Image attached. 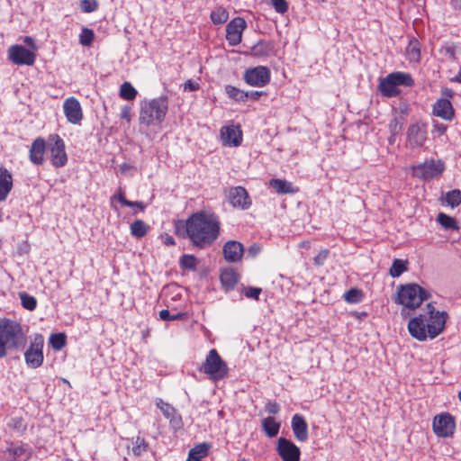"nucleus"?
I'll list each match as a JSON object with an SVG mask.
<instances>
[{
	"mask_svg": "<svg viewBox=\"0 0 461 461\" xmlns=\"http://www.w3.org/2000/svg\"><path fill=\"white\" fill-rule=\"evenodd\" d=\"M158 407L162 411L166 419L169 420V423L174 429H180L183 425L182 418L176 413V409L169 403L161 402L158 403Z\"/></svg>",
	"mask_w": 461,
	"mask_h": 461,
	"instance_id": "a878e982",
	"label": "nucleus"
},
{
	"mask_svg": "<svg viewBox=\"0 0 461 461\" xmlns=\"http://www.w3.org/2000/svg\"><path fill=\"white\" fill-rule=\"evenodd\" d=\"M432 429L439 438L452 437L456 429L455 418L449 412L436 415L432 421Z\"/></svg>",
	"mask_w": 461,
	"mask_h": 461,
	"instance_id": "9d476101",
	"label": "nucleus"
},
{
	"mask_svg": "<svg viewBox=\"0 0 461 461\" xmlns=\"http://www.w3.org/2000/svg\"><path fill=\"white\" fill-rule=\"evenodd\" d=\"M445 202L451 207H456L461 203V191L454 189L446 194Z\"/></svg>",
	"mask_w": 461,
	"mask_h": 461,
	"instance_id": "a19ab883",
	"label": "nucleus"
},
{
	"mask_svg": "<svg viewBox=\"0 0 461 461\" xmlns=\"http://www.w3.org/2000/svg\"><path fill=\"white\" fill-rule=\"evenodd\" d=\"M451 81L461 84V69L454 77L451 78Z\"/></svg>",
	"mask_w": 461,
	"mask_h": 461,
	"instance_id": "774afa93",
	"label": "nucleus"
},
{
	"mask_svg": "<svg viewBox=\"0 0 461 461\" xmlns=\"http://www.w3.org/2000/svg\"><path fill=\"white\" fill-rule=\"evenodd\" d=\"M185 316V313L178 312L176 314H171L167 309H163L159 312V317L163 321H175L181 320Z\"/></svg>",
	"mask_w": 461,
	"mask_h": 461,
	"instance_id": "09e8293b",
	"label": "nucleus"
},
{
	"mask_svg": "<svg viewBox=\"0 0 461 461\" xmlns=\"http://www.w3.org/2000/svg\"><path fill=\"white\" fill-rule=\"evenodd\" d=\"M180 264L187 269H194L197 265V258L194 255L185 254L180 259Z\"/></svg>",
	"mask_w": 461,
	"mask_h": 461,
	"instance_id": "49530a36",
	"label": "nucleus"
},
{
	"mask_svg": "<svg viewBox=\"0 0 461 461\" xmlns=\"http://www.w3.org/2000/svg\"><path fill=\"white\" fill-rule=\"evenodd\" d=\"M445 169V162L439 158L427 159L423 163L411 167L413 176L424 181L440 177Z\"/></svg>",
	"mask_w": 461,
	"mask_h": 461,
	"instance_id": "6e6552de",
	"label": "nucleus"
},
{
	"mask_svg": "<svg viewBox=\"0 0 461 461\" xmlns=\"http://www.w3.org/2000/svg\"><path fill=\"white\" fill-rule=\"evenodd\" d=\"M199 89V85L192 80H187L185 83V90L196 91Z\"/></svg>",
	"mask_w": 461,
	"mask_h": 461,
	"instance_id": "052dcab7",
	"label": "nucleus"
},
{
	"mask_svg": "<svg viewBox=\"0 0 461 461\" xmlns=\"http://www.w3.org/2000/svg\"><path fill=\"white\" fill-rule=\"evenodd\" d=\"M23 340L20 323L6 318L0 319V358L6 356L8 349L18 348Z\"/></svg>",
	"mask_w": 461,
	"mask_h": 461,
	"instance_id": "20e7f679",
	"label": "nucleus"
},
{
	"mask_svg": "<svg viewBox=\"0 0 461 461\" xmlns=\"http://www.w3.org/2000/svg\"><path fill=\"white\" fill-rule=\"evenodd\" d=\"M149 229V225L144 221L135 220L131 224V234L137 239H141L147 235Z\"/></svg>",
	"mask_w": 461,
	"mask_h": 461,
	"instance_id": "473e14b6",
	"label": "nucleus"
},
{
	"mask_svg": "<svg viewBox=\"0 0 461 461\" xmlns=\"http://www.w3.org/2000/svg\"><path fill=\"white\" fill-rule=\"evenodd\" d=\"M137 95V90L130 82L125 81L121 85L119 95L122 99L132 101L136 98Z\"/></svg>",
	"mask_w": 461,
	"mask_h": 461,
	"instance_id": "72a5a7b5",
	"label": "nucleus"
},
{
	"mask_svg": "<svg viewBox=\"0 0 461 461\" xmlns=\"http://www.w3.org/2000/svg\"><path fill=\"white\" fill-rule=\"evenodd\" d=\"M438 222L446 230H457L459 226L455 218L444 213L439 212L437 217Z\"/></svg>",
	"mask_w": 461,
	"mask_h": 461,
	"instance_id": "c9c22d12",
	"label": "nucleus"
},
{
	"mask_svg": "<svg viewBox=\"0 0 461 461\" xmlns=\"http://www.w3.org/2000/svg\"><path fill=\"white\" fill-rule=\"evenodd\" d=\"M116 198L118 201L123 205L127 206L131 204V201L127 200L124 196V194L122 193V189L120 188L118 194L116 195Z\"/></svg>",
	"mask_w": 461,
	"mask_h": 461,
	"instance_id": "680f3d73",
	"label": "nucleus"
},
{
	"mask_svg": "<svg viewBox=\"0 0 461 461\" xmlns=\"http://www.w3.org/2000/svg\"><path fill=\"white\" fill-rule=\"evenodd\" d=\"M269 185L279 194H294L297 191L292 183L279 178L270 179Z\"/></svg>",
	"mask_w": 461,
	"mask_h": 461,
	"instance_id": "bb28decb",
	"label": "nucleus"
},
{
	"mask_svg": "<svg viewBox=\"0 0 461 461\" xmlns=\"http://www.w3.org/2000/svg\"><path fill=\"white\" fill-rule=\"evenodd\" d=\"M262 290L258 287H247L244 289V294L247 298L258 300Z\"/></svg>",
	"mask_w": 461,
	"mask_h": 461,
	"instance_id": "603ef678",
	"label": "nucleus"
},
{
	"mask_svg": "<svg viewBox=\"0 0 461 461\" xmlns=\"http://www.w3.org/2000/svg\"><path fill=\"white\" fill-rule=\"evenodd\" d=\"M23 42L32 49V51H36L38 50V46L35 43V41L31 36H26L23 39Z\"/></svg>",
	"mask_w": 461,
	"mask_h": 461,
	"instance_id": "13d9d810",
	"label": "nucleus"
},
{
	"mask_svg": "<svg viewBox=\"0 0 461 461\" xmlns=\"http://www.w3.org/2000/svg\"><path fill=\"white\" fill-rule=\"evenodd\" d=\"M262 430L268 438H275L280 430L281 423L274 417L268 416L261 421Z\"/></svg>",
	"mask_w": 461,
	"mask_h": 461,
	"instance_id": "cd10ccee",
	"label": "nucleus"
},
{
	"mask_svg": "<svg viewBox=\"0 0 461 461\" xmlns=\"http://www.w3.org/2000/svg\"><path fill=\"white\" fill-rule=\"evenodd\" d=\"M14 186V178L10 171L0 167V202L7 199Z\"/></svg>",
	"mask_w": 461,
	"mask_h": 461,
	"instance_id": "393cba45",
	"label": "nucleus"
},
{
	"mask_svg": "<svg viewBox=\"0 0 461 461\" xmlns=\"http://www.w3.org/2000/svg\"><path fill=\"white\" fill-rule=\"evenodd\" d=\"M447 125L439 122H435L433 124V131L437 132L438 135H443L447 131Z\"/></svg>",
	"mask_w": 461,
	"mask_h": 461,
	"instance_id": "4d7b16f0",
	"label": "nucleus"
},
{
	"mask_svg": "<svg viewBox=\"0 0 461 461\" xmlns=\"http://www.w3.org/2000/svg\"><path fill=\"white\" fill-rule=\"evenodd\" d=\"M221 223L219 216L208 211H198L188 216L185 221L175 224L176 234L187 239L191 245L198 249L212 247L221 234Z\"/></svg>",
	"mask_w": 461,
	"mask_h": 461,
	"instance_id": "f257e3e1",
	"label": "nucleus"
},
{
	"mask_svg": "<svg viewBox=\"0 0 461 461\" xmlns=\"http://www.w3.org/2000/svg\"><path fill=\"white\" fill-rule=\"evenodd\" d=\"M128 207H137L140 212H144L146 205L141 201H131V204L127 205Z\"/></svg>",
	"mask_w": 461,
	"mask_h": 461,
	"instance_id": "0e129e2a",
	"label": "nucleus"
},
{
	"mask_svg": "<svg viewBox=\"0 0 461 461\" xmlns=\"http://www.w3.org/2000/svg\"><path fill=\"white\" fill-rule=\"evenodd\" d=\"M50 344L54 350L62 349L67 344V336L65 333H55L50 338Z\"/></svg>",
	"mask_w": 461,
	"mask_h": 461,
	"instance_id": "58836bf2",
	"label": "nucleus"
},
{
	"mask_svg": "<svg viewBox=\"0 0 461 461\" xmlns=\"http://www.w3.org/2000/svg\"><path fill=\"white\" fill-rule=\"evenodd\" d=\"M407 262L402 259H394L390 268V275L392 277H399L403 272L407 270Z\"/></svg>",
	"mask_w": 461,
	"mask_h": 461,
	"instance_id": "ea45409f",
	"label": "nucleus"
},
{
	"mask_svg": "<svg viewBox=\"0 0 461 461\" xmlns=\"http://www.w3.org/2000/svg\"><path fill=\"white\" fill-rule=\"evenodd\" d=\"M414 81L411 76L404 72H393L381 78L378 89L383 96L393 97L400 94L399 86H412Z\"/></svg>",
	"mask_w": 461,
	"mask_h": 461,
	"instance_id": "423d86ee",
	"label": "nucleus"
},
{
	"mask_svg": "<svg viewBox=\"0 0 461 461\" xmlns=\"http://www.w3.org/2000/svg\"><path fill=\"white\" fill-rule=\"evenodd\" d=\"M199 371L207 375L211 380L219 381L228 376L229 367L218 351L212 348L207 354Z\"/></svg>",
	"mask_w": 461,
	"mask_h": 461,
	"instance_id": "0eeeda50",
	"label": "nucleus"
},
{
	"mask_svg": "<svg viewBox=\"0 0 461 461\" xmlns=\"http://www.w3.org/2000/svg\"><path fill=\"white\" fill-rule=\"evenodd\" d=\"M120 118L125 120L128 123L131 121V107L128 104L123 105L121 110Z\"/></svg>",
	"mask_w": 461,
	"mask_h": 461,
	"instance_id": "5fc2aeb1",
	"label": "nucleus"
},
{
	"mask_svg": "<svg viewBox=\"0 0 461 461\" xmlns=\"http://www.w3.org/2000/svg\"><path fill=\"white\" fill-rule=\"evenodd\" d=\"M97 0H81L80 7L84 13H92L98 9Z\"/></svg>",
	"mask_w": 461,
	"mask_h": 461,
	"instance_id": "de8ad7c7",
	"label": "nucleus"
},
{
	"mask_svg": "<svg viewBox=\"0 0 461 461\" xmlns=\"http://www.w3.org/2000/svg\"><path fill=\"white\" fill-rule=\"evenodd\" d=\"M262 95H263L262 91H251V92H249V98L256 101V100H258Z\"/></svg>",
	"mask_w": 461,
	"mask_h": 461,
	"instance_id": "338daca9",
	"label": "nucleus"
},
{
	"mask_svg": "<svg viewBox=\"0 0 461 461\" xmlns=\"http://www.w3.org/2000/svg\"><path fill=\"white\" fill-rule=\"evenodd\" d=\"M220 279L225 288L231 289L239 281V274L231 267L225 268L221 272Z\"/></svg>",
	"mask_w": 461,
	"mask_h": 461,
	"instance_id": "c85d7f7f",
	"label": "nucleus"
},
{
	"mask_svg": "<svg viewBox=\"0 0 461 461\" xmlns=\"http://www.w3.org/2000/svg\"><path fill=\"white\" fill-rule=\"evenodd\" d=\"M271 4L278 14H285L288 10V3L286 0H271Z\"/></svg>",
	"mask_w": 461,
	"mask_h": 461,
	"instance_id": "8fccbe9b",
	"label": "nucleus"
},
{
	"mask_svg": "<svg viewBox=\"0 0 461 461\" xmlns=\"http://www.w3.org/2000/svg\"><path fill=\"white\" fill-rule=\"evenodd\" d=\"M447 317L446 312L437 311L433 303H429L424 312L409 321L407 329L410 335L419 341L433 339L443 332Z\"/></svg>",
	"mask_w": 461,
	"mask_h": 461,
	"instance_id": "f03ea898",
	"label": "nucleus"
},
{
	"mask_svg": "<svg viewBox=\"0 0 461 461\" xmlns=\"http://www.w3.org/2000/svg\"><path fill=\"white\" fill-rule=\"evenodd\" d=\"M5 461H29L32 456V448L22 441L9 442L3 451Z\"/></svg>",
	"mask_w": 461,
	"mask_h": 461,
	"instance_id": "ddd939ff",
	"label": "nucleus"
},
{
	"mask_svg": "<svg viewBox=\"0 0 461 461\" xmlns=\"http://www.w3.org/2000/svg\"><path fill=\"white\" fill-rule=\"evenodd\" d=\"M270 70L265 66L248 68L244 73V81L251 86L263 87L270 82Z\"/></svg>",
	"mask_w": 461,
	"mask_h": 461,
	"instance_id": "4468645a",
	"label": "nucleus"
},
{
	"mask_svg": "<svg viewBox=\"0 0 461 461\" xmlns=\"http://www.w3.org/2000/svg\"><path fill=\"white\" fill-rule=\"evenodd\" d=\"M225 92L230 99L237 102H244L249 98V92L240 90L230 85L225 86Z\"/></svg>",
	"mask_w": 461,
	"mask_h": 461,
	"instance_id": "f704fd0d",
	"label": "nucleus"
},
{
	"mask_svg": "<svg viewBox=\"0 0 461 461\" xmlns=\"http://www.w3.org/2000/svg\"><path fill=\"white\" fill-rule=\"evenodd\" d=\"M220 133L223 145L238 147L242 142L243 135L240 125L223 126Z\"/></svg>",
	"mask_w": 461,
	"mask_h": 461,
	"instance_id": "412c9836",
	"label": "nucleus"
},
{
	"mask_svg": "<svg viewBox=\"0 0 461 461\" xmlns=\"http://www.w3.org/2000/svg\"><path fill=\"white\" fill-rule=\"evenodd\" d=\"M330 255V251L327 249H323L314 257L313 261L316 266H322L327 260Z\"/></svg>",
	"mask_w": 461,
	"mask_h": 461,
	"instance_id": "3c124183",
	"label": "nucleus"
},
{
	"mask_svg": "<svg viewBox=\"0 0 461 461\" xmlns=\"http://www.w3.org/2000/svg\"><path fill=\"white\" fill-rule=\"evenodd\" d=\"M229 203L240 210H247L251 206V199L247 190L242 186L231 187L227 195Z\"/></svg>",
	"mask_w": 461,
	"mask_h": 461,
	"instance_id": "6ab92c4d",
	"label": "nucleus"
},
{
	"mask_svg": "<svg viewBox=\"0 0 461 461\" xmlns=\"http://www.w3.org/2000/svg\"><path fill=\"white\" fill-rule=\"evenodd\" d=\"M7 56L8 59L17 66H32L36 60L35 52L27 50L20 44L10 46L7 50Z\"/></svg>",
	"mask_w": 461,
	"mask_h": 461,
	"instance_id": "f8f14e48",
	"label": "nucleus"
},
{
	"mask_svg": "<svg viewBox=\"0 0 461 461\" xmlns=\"http://www.w3.org/2000/svg\"><path fill=\"white\" fill-rule=\"evenodd\" d=\"M167 111L168 99L166 95L143 100L140 106L139 123L145 128L158 126L164 122Z\"/></svg>",
	"mask_w": 461,
	"mask_h": 461,
	"instance_id": "7ed1b4c3",
	"label": "nucleus"
},
{
	"mask_svg": "<svg viewBox=\"0 0 461 461\" xmlns=\"http://www.w3.org/2000/svg\"><path fill=\"white\" fill-rule=\"evenodd\" d=\"M272 51V45L269 42L261 41L251 48V52L256 57L268 56Z\"/></svg>",
	"mask_w": 461,
	"mask_h": 461,
	"instance_id": "e433bc0d",
	"label": "nucleus"
},
{
	"mask_svg": "<svg viewBox=\"0 0 461 461\" xmlns=\"http://www.w3.org/2000/svg\"><path fill=\"white\" fill-rule=\"evenodd\" d=\"M22 305L24 309L33 311L37 307V300L27 293L20 294Z\"/></svg>",
	"mask_w": 461,
	"mask_h": 461,
	"instance_id": "c03bdc74",
	"label": "nucleus"
},
{
	"mask_svg": "<svg viewBox=\"0 0 461 461\" xmlns=\"http://www.w3.org/2000/svg\"><path fill=\"white\" fill-rule=\"evenodd\" d=\"M432 115L444 121H452L455 117V109L450 100L438 98L432 105Z\"/></svg>",
	"mask_w": 461,
	"mask_h": 461,
	"instance_id": "4be33fe9",
	"label": "nucleus"
},
{
	"mask_svg": "<svg viewBox=\"0 0 461 461\" xmlns=\"http://www.w3.org/2000/svg\"><path fill=\"white\" fill-rule=\"evenodd\" d=\"M211 447L212 444L209 442L200 443L191 448L188 455L196 456L201 460V458L205 457L208 455Z\"/></svg>",
	"mask_w": 461,
	"mask_h": 461,
	"instance_id": "4c0bfd02",
	"label": "nucleus"
},
{
	"mask_svg": "<svg viewBox=\"0 0 461 461\" xmlns=\"http://www.w3.org/2000/svg\"><path fill=\"white\" fill-rule=\"evenodd\" d=\"M406 58L410 62H419L420 60V42L412 38L406 47Z\"/></svg>",
	"mask_w": 461,
	"mask_h": 461,
	"instance_id": "c756f323",
	"label": "nucleus"
},
{
	"mask_svg": "<svg viewBox=\"0 0 461 461\" xmlns=\"http://www.w3.org/2000/svg\"><path fill=\"white\" fill-rule=\"evenodd\" d=\"M43 338L41 335L36 336L31 342L30 347L24 352V359L29 367L38 368L44 360L43 356Z\"/></svg>",
	"mask_w": 461,
	"mask_h": 461,
	"instance_id": "9b49d317",
	"label": "nucleus"
},
{
	"mask_svg": "<svg viewBox=\"0 0 461 461\" xmlns=\"http://www.w3.org/2000/svg\"><path fill=\"white\" fill-rule=\"evenodd\" d=\"M428 138L427 124L416 122L411 124L407 129V145L410 149L421 148Z\"/></svg>",
	"mask_w": 461,
	"mask_h": 461,
	"instance_id": "2eb2a0df",
	"label": "nucleus"
},
{
	"mask_svg": "<svg viewBox=\"0 0 461 461\" xmlns=\"http://www.w3.org/2000/svg\"><path fill=\"white\" fill-rule=\"evenodd\" d=\"M344 299L350 303H358L362 297V292L357 288H351L344 294Z\"/></svg>",
	"mask_w": 461,
	"mask_h": 461,
	"instance_id": "a18cd8bd",
	"label": "nucleus"
},
{
	"mask_svg": "<svg viewBox=\"0 0 461 461\" xmlns=\"http://www.w3.org/2000/svg\"><path fill=\"white\" fill-rule=\"evenodd\" d=\"M222 253L228 262H239L243 257L244 247L239 241L229 240L223 245Z\"/></svg>",
	"mask_w": 461,
	"mask_h": 461,
	"instance_id": "b1692460",
	"label": "nucleus"
},
{
	"mask_svg": "<svg viewBox=\"0 0 461 461\" xmlns=\"http://www.w3.org/2000/svg\"><path fill=\"white\" fill-rule=\"evenodd\" d=\"M162 239H163V242L165 245L167 246H172V245H175V239L168 235V234H165L164 236H162Z\"/></svg>",
	"mask_w": 461,
	"mask_h": 461,
	"instance_id": "69168bd1",
	"label": "nucleus"
},
{
	"mask_svg": "<svg viewBox=\"0 0 461 461\" xmlns=\"http://www.w3.org/2000/svg\"><path fill=\"white\" fill-rule=\"evenodd\" d=\"M276 450L282 461H300L301 450L291 439L279 438Z\"/></svg>",
	"mask_w": 461,
	"mask_h": 461,
	"instance_id": "dca6fc26",
	"label": "nucleus"
},
{
	"mask_svg": "<svg viewBox=\"0 0 461 461\" xmlns=\"http://www.w3.org/2000/svg\"><path fill=\"white\" fill-rule=\"evenodd\" d=\"M48 149V140L42 137L36 138L29 149V159L34 166H42L45 162V153Z\"/></svg>",
	"mask_w": 461,
	"mask_h": 461,
	"instance_id": "aec40b11",
	"label": "nucleus"
},
{
	"mask_svg": "<svg viewBox=\"0 0 461 461\" xmlns=\"http://www.w3.org/2000/svg\"><path fill=\"white\" fill-rule=\"evenodd\" d=\"M247 23L242 17H235L226 25V40L231 47L239 45L242 41V33Z\"/></svg>",
	"mask_w": 461,
	"mask_h": 461,
	"instance_id": "f3484780",
	"label": "nucleus"
},
{
	"mask_svg": "<svg viewBox=\"0 0 461 461\" xmlns=\"http://www.w3.org/2000/svg\"><path fill=\"white\" fill-rule=\"evenodd\" d=\"M95 38L94 31L88 28H83L79 35V42L81 45L89 47L93 43Z\"/></svg>",
	"mask_w": 461,
	"mask_h": 461,
	"instance_id": "37998d69",
	"label": "nucleus"
},
{
	"mask_svg": "<svg viewBox=\"0 0 461 461\" xmlns=\"http://www.w3.org/2000/svg\"><path fill=\"white\" fill-rule=\"evenodd\" d=\"M291 427L294 438L299 442H305L309 438L308 424L301 414H294L292 417Z\"/></svg>",
	"mask_w": 461,
	"mask_h": 461,
	"instance_id": "5701e85b",
	"label": "nucleus"
},
{
	"mask_svg": "<svg viewBox=\"0 0 461 461\" xmlns=\"http://www.w3.org/2000/svg\"><path fill=\"white\" fill-rule=\"evenodd\" d=\"M260 251V246L256 243L252 244L249 249V254L253 258L256 257Z\"/></svg>",
	"mask_w": 461,
	"mask_h": 461,
	"instance_id": "e2e57ef3",
	"label": "nucleus"
},
{
	"mask_svg": "<svg viewBox=\"0 0 461 461\" xmlns=\"http://www.w3.org/2000/svg\"><path fill=\"white\" fill-rule=\"evenodd\" d=\"M430 297V294L420 285L415 283L402 285L398 287L395 303L404 308L402 314H407L405 309L415 310Z\"/></svg>",
	"mask_w": 461,
	"mask_h": 461,
	"instance_id": "39448f33",
	"label": "nucleus"
},
{
	"mask_svg": "<svg viewBox=\"0 0 461 461\" xmlns=\"http://www.w3.org/2000/svg\"><path fill=\"white\" fill-rule=\"evenodd\" d=\"M441 95H442L441 98H447V99L450 100L451 98H453L455 93L451 88L443 87L441 89Z\"/></svg>",
	"mask_w": 461,
	"mask_h": 461,
	"instance_id": "bf43d9fd",
	"label": "nucleus"
},
{
	"mask_svg": "<svg viewBox=\"0 0 461 461\" xmlns=\"http://www.w3.org/2000/svg\"><path fill=\"white\" fill-rule=\"evenodd\" d=\"M265 410L269 414L275 415L280 411V405L276 401H268L265 405Z\"/></svg>",
	"mask_w": 461,
	"mask_h": 461,
	"instance_id": "864d4df0",
	"label": "nucleus"
},
{
	"mask_svg": "<svg viewBox=\"0 0 461 461\" xmlns=\"http://www.w3.org/2000/svg\"><path fill=\"white\" fill-rule=\"evenodd\" d=\"M63 112L68 122L79 124L83 120V109L80 102L74 96L68 97L63 103Z\"/></svg>",
	"mask_w": 461,
	"mask_h": 461,
	"instance_id": "a211bd4d",
	"label": "nucleus"
},
{
	"mask_svg": "<svg viewBox=\"0 0 461 461\" xmlns=\"http://www.w3.org/2000/svg\"><path fill=\"white\" fill-rule=\"evenodd\" d=\"M8 427L12 430L23 434L27 429V424L22 417H15L8 422Z\"/></svg>",
	"mask_w": 461,
	"mask_h": 461,
	"instance_id": "79ce46f5",
	"label": "nucleus"
},
{
	"mask_svg": "<svg viewBox=\"0 0 461 461\" xmlns=\"http://www.w3.org/2000/svg\"><path fill=\"white\" fill-rule=\"evenodd\" d=\"M48 150L50 163L55 167H63L68 163V155L63 139L59 134H50L48 137Z\"/></svg>",
	"mask_w": 461,
	"mask_h": 461,
	"instance_id": "1a4fd4ad",
	"label": "nucleus"
},
{
	"mask_svg": "<svg viewBox=\"0 0 461 461\" xmlns=\"http://www.w3.org/2000/svg\"><path fill=\"white\" fill-rule=\"evenodd\" d=\"M210 19L215 25L223 24L229 19V12L223 6H216L212 10Z\"/></svg>",
	"mask_w": 461,
	"mask_h": 461,
	"instance_id": "2f4dec72",
	"label": "nucleus"
},
{
	"mask_svg": "<svg viewBox=\"0 0 461 461\" xmlns=\"http://www.w3.org/2000/svg\"><path fill=\"white\" fill-rule=\"evenodd\" d=\"M389 129L393 135H396L401 130V124L397 118L393 119L389 123Z\"/></svg>",
	"mask_w": 461,
	"mask_h": 461,
	"instance_id": "6e6d98bb",
	"label": "nucleus"
},
{
	"mask_svg": "<svg viewBox=\"0 0 461 461\" xmlns=\"http://www.w3.org/2000/svg\"><path fill=\"white\" fill-rule=\"evenodd\" d=\"M131 441L132 444L131 453L134 456L139 457L148 451L149 443L146 441L144 438L137 436L136 438H132Z\"/></svg>",
	"mask_w": 461,
	"mask_h": 461,
	"instance_id": "7c9ffc66",
	"label": "nucleus"
}]
</instances>
